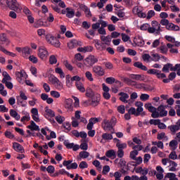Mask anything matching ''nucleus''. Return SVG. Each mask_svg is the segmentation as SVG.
<instances>
[{
	"mask_svg": "<svg viewBox=\"0 0 180 180\" xmlns=\"http://www.w3.org/2000/svg\"><path fill=\"white\" fill-rule=\"evenodd\" d=\"M134 66L136 67V68H139V70H142L143 71H147V74L150 75H157L159 70L157 69H150L148 70L146 65H143L141 62H135L134 63Z\"/></svg>",
	"mask_w": 180,
	"mask_h": 180,
	"instance_id": "obj_1",
	"label": "nucleus"
},
{
	"mask_svg": "<svg viewBox=\"0 0 180 180\" xmlns=\"http://www.w3.org/2000/svg\"><path fill=\"white\" fill-rule=\"evenodd\" d=\"M96 63H98V58L94 55H89L84 59V65L88 68H91V67H93L95 64H96Z\"/></svg>",
	"mask_w": 180,
	"mask_h": 180,
	"instance_id": "obj_2",
	"label": "nucleus"
},
{
	"mask_svg": "<svg viewBox=\"0 0 180 180\" xmlns=\"http://www.w3.org/2000/svg\"><path fill=\"white\" fill-rule=\"evenodd\" d=\"M152 27L149 28V33H155V34H161V32L162 30L161 29V24H160L157 21H152L151 22Z\"/></svg>",
	"mask_w": 180,
	"mask_h": 180,
	"instance_id": "obj_3",
	"label": "nucleus"
},
{
	"mask_svg": "<svg viewBox=\"0 0 180 180\" xmlns=\"http://www.w3.org/2000/svg\"><path fill=\"white\" fill-rule=\"evenodd\" d=\"M162 165H167V164H169L170 168L169 169V171L172 172H175V171H176V167H178V164L174 161L170 160L169 158H163L162 160Z\"/></svg>",
	"mask_w": 180,
	"mask_h": 180,
	"instance_id": "obj_4",
	"label": "nucleus"
},
{
	"mask_svg": "<svg viewBox=\"0 0 180 180\" xmlns=\"http://www.w3.org/2000/svg\"><path fill=\"white\" fill-rule=\"evenodd\" d=\"M8 8L11 11H14V12H16L17 13H19L20 11H22V6L19 3H18V1L16 0H11L8 2Z\"/></svg>",
	"mask_w": 180,
	"mask_h": 180,
	"instance_id": "obj_5",
	"label": "nucleus"
},
{
	"mask_svg": "<svg viewBox=\"0 0 180 180\" xmlns=\"http://www.w3.org/2000/svg\"><path fill=\"white\" fill-rule=\"evenodd\" d=\"M46 39L50 44H52V46H54V47H60V43L57 37L48 34L46 37Z\"/></svg>",
	"mask_w": 180,
	"mask_h": 180,
	"instance_id": "obj_6",
	"label": "nucleus"
},
{
	"mask_svg": "<svg viewBox=\"0 0 180 180\" xmlns=\"http://www.w3.org/2000/svg\"><path fill=\"white\" fill-rule=\"evenodd\" d=\"M38 57H39L41 60H47V57H49V51H47V48L40 46L38 51Z\"/></svg>",
	"mask_w": 180,
	"mask_h": 180,
	"instance_id": "obj_7",
	"label": "nucleus"
},
{
	"mask_svg": "<svg viewBox=\"0 0 180 180\" xmlns=\"http://www.w3.org/2000/svg\"><path fill=\"white\" fill-rule=\"evenodd\" d=\"M63 165L66 167L67 169H77L78 168V164L77 162H73L72 160H64Z\"/></svg>",
	"mask_w": 180,
	"mask_h": 180,
	"instance_id": "obj_8",
	"label": "nucleus"
},
{
	"mask_svg": "<svg viewBox=\"0 0 180 180\" xmlns=\"http://www.w3.org/2000/svg\"><path fill=\"white\" fill-rule=\"evenodd\" d=\"M102 119L101 118H96V117H91L89 120V123L86 126L87 130H92L94 129V125L96 124V123H98V122H101Z\"/></svg>",
	"mask_w": 180,
	"mask_h": 180,
	"instance_id": "obj_9",
	"label": "nucleus"
},
{
	"mask_svg": "<svg viewBox=\"0 0 180 180\" xmlns=\"http://www.w3.org/2000/svg\"><path fill=\"white\" fill-rule=\"evenodd\" d=\"M15 75L17 77V81H18L20 84H23V78L25 79L27 78V75H26V72H23V70H21L20 72H16Z\"/></svg>",
	"mask_w": 180,
	"mask_h": 180,
	"instance_id": "obj_10",
	"label": "nucleus"
},
{
	"mask_svg": "<svg viewBox=\"0 0 180 180\" xmlns=\"http://www.w3.org/2000/svg\"><path fill=\"white\" fill-rule=\"evenodd\" d=\"M91 106H98L99 105V103L101 102V94H96L94 96L91 97Z\"/></svg>",
	"mask_w": 180,
	"mask_h": 180,
	"instance_id": "obj_11",
	"label": "nucleus"
},
{
	"mask_svg": "<svg viewBox=\"0 0 180 180\" xmlns=\"http://www.w3.org/2000/svg\"><path fill=\"white\" fill-rule=\"evenodd\" d=\"M93 72L96 74V75H98V77H103V75H105V70H103L101 66L99 65H95L93 68Z\"/></svg>",
	"mask_w": 180,
	"mask_h": 180,
	"instance_id": "obj_12",
	"label": "nucleus"
},
{
	"mask_svg": "<svg viewBox=\"0 0 180 180\" xmlns=\"http://www.w3.org/2000/svg\"><path fill=\"white\" fill-rule=\"evenodd\" d=\"M77 51L79 53H91L94 51V46H86L83 47H79Z\"/></svg>",
	"mask_w": 180,
	"mask_h": 180,
	"instance_id": "obj_13",
	"label": "nucleus"
},
{
	"mask_svg": "<svg viewBox=\"0 0 180 180\" xmlns=\"http://www.w3.org/2000/svg\"><path fill=\"white\" fill-rule=\"evenodd\" d=\"M13 148L15 151H17V153H21L22 154L25 153V148H23V146L19 143L14 142L13 143Z\"/></svg>",
	"mask_w": 180,
	"mask_h": 180,
	"instance_id": "obj_14",
	"label": "nucleus"
},
{
	"mask_svg": "<svg viewBox=\"0 0 180 180\" xmlns=\"http://www.w3.org/2000/svg\"><path fill=\"white\" fill-rule=\"evenodd\" d=\"M118 95L120 96V101H121V102H123V103H129V101L127 99H129V96L127 93L120 92Z\"/></svg>",
	"mask_w": 180,
	"mask_h": 180,
	"instance_id": "obj_15",
	"label": "nucleus"
},
{
	"mask_svg": "<svg viewBox=\"0 0 180 180\" xmlns=\"http://www.w3.org/2000/svg\"><path fill=\"white\" fill-rule=\"evenodd\" d=\"M134 43L139 47H143V46H144V39H143V37L139 35L134 38Z\"/></svg>",
	"mask_w": 180,
	"mask_h": 180,
	"instance_id": "obj_16",
	"label": "nucleus"
},
{
	"mask_svg": "<svg viewBox=\"0 0 180 180\" xmlns=\"http://www.w3.org/2000/svg\"><path fill=\"white\" fill-rule=\"evenodd\" d=\"M78 46H81V41H77V39H73L70 42L68 43V47L72 50V49H75V47H78Z\"/></svg>",
	"mask_w": 180,
	"mask_h": 180,
	"instance_id": "obj_17",
	"label": "nucleus"
},
{
	"mask_svg": "<svg viewBox=\"0 0 180 180\" xmlns=\"http://www.w3.org/2000/svg\"><path fill=\"white\" fill-rule=\"evenodd\" d=\"M65 108L68 109V112H72V99L68 98L65 101Z\"/></svg>",
	"mask_w": 180,
	"mask_h": 180,
	"instance_id": "obj_18",
	"label": "nucleus"
},
{
	"mask_svg": "<svg viewBox=\"0 0 180 180\" xmlns=\"http://www.w3.org/2000/svg\"><path fill=\"white\" fill-rule=\"evenodd\" d=\"M27 129H30L32 131H40V128L34 121L30 122V124L27 127Z\"/></svg>",
	"mask_w": 180,
	"mask_h": 180,
	"instance_id": "obj_19",
	"label": "nucleus"
},
{
	"mask_svg": "<svg viewBox=\"0 0 180 180\" xmlns=\"http://www.w3.org/2000/svg\"><path fill=\"white\" fill-rule=\"evenodd\" d=\"M45 117H56V112H54V110L49 108V107L45 108Z\"/></svg>",
	"mask_w": 180,
	"mask_h": 180,
	"instance_id": "obj_20",
	"label": "nucleus"
},
{
	"mask_svg": "<svg viewBox=\"0 0 180 180\" xmlns=\"http://www.w3.org/2000/svg\"><path fill=\"white\" fill-rule=\"evenodd\" d=\"M105 157H108V158H111V160H115V158L117 157L116 151H115L113 149L108 150L105 153Z\"/></svg>",
	"mask_w": 180,
	"mask_h": 180,
	"instance_id": "obj_21",
	"label": "nucleus"
},
{
	"mask_svg": "<svg viewBox=\"0 0 180 180\" xmlns=\"http://www.w3.org/2000/svg\"><path fill=\"white\" fill-rule=\"evenodd\" d=\"M158 112H159V116L160 117H164L168 115V112L165 110L164 106L162 105H160L158 108Z\"/></svg>",
	"mask_w": 180,
	"mask_h": 180,
	"instance_id": "obj_22",
	"label": "nucleus"
},
{
	"mask_svg": "<svg viewBox=\"0 0 180 180\" xmlns=\"http://www.w3.org/2000/svg\"><path fill=\"white\" fill-rule=\"evenodd\" d=\"M145 109H147L148 112L150 113H153V112H155L157 110V108L154 106H153V104L151 103H145L144 105Z\"/></svg>",
	"mask_w": 180,
	"mask_h": 180,
	"instance_id": "obj_23",
	"label": "nucleus"
},
{
	"mask_svg": "<svg viewBox=\"0 0 180 180\" xmlns=\"http://www.w3.org/2000/svg\"><path fill=\"white\" fill-rule=\"evenodd\" d=\"M103 129L104 130H110V129H112V122L108 120H103Z\"/></svg>",
	"mask_w": 180,
	"mask_h": 180,
	"instance_id": "obj_24",
	"label": "nucleus"
},
{
	"mask_svg": "<svg viewBox=\"0 0 180 180\" xmlns=\"http://www.w3.org/2000/svg\"><path fill=\"white\" fill-rule=\"evenodd\" d=\"M10 116L15 119V120H20V115L13 109L10 110Z\"/></svg>",
	"mask_w": 180,
	"mask_h": 180,
	"instance_id": "obj_25",
	"label": "nucleus"
},
{
	"mask_svg": "<svg viewBox=\"0 0 180 180\" xmlns=\"http://www.w3.org/2000/svg\"><path fill=\"white\" fill-rule=\"evenodd\" d=\"M0 51H2V53H4V54H6V56H10V57H16V53H13L6 50L2 46H0Z\"/></svg>",
	"mask_w": 180,
	"mask_h": 180,
	"instance_id": "obj_26",
	"label": "nucleus"
},
{
	"mask_svg": "<svg viewBox=\"0 0 180 180\" xmlns=\"http://www.w3.org/2000/svg\"><path fill=\"white\" fill-rule=\"evenodd\" d=\"M0 40L2 42V44H6L7 46L9 44V43H11L5 34H0Z\"/></svg>",
	"mask_w": 180,
	"mask_h": 180,
	"instance_id": "obj_27",
	"label": "nucleus"
},
{
	"mask_svg": "<svg viewBox=\"0 0 180 180\" xmlns=\"http://www.w3.org/2000/svg\"><path fill=\"white\" fill-rule=\"evenodd\" d=\"M2 75L4 77L1 81L2 84H4L5 82H8V81H11L12 79L9 74H8V72H3Z\"/></svg>",
	"mask_w": 180,
	"mask_h": 180,
	"instance_id": "obj_28",
	"label": "nucleus"
},
{
	"mask_svg": "<svg viewBox=\"0 0 180 180\" xmlns=\"http://www.w3.org/2000/svg\"><path fill=\"white\" fill-rule=\"evenodd\" d=\"M122 81H124L125 84H127V85H131V86H134V85H136V81H133L128 77H122Z\"/></svg>",
	"mask_w": 180,
	"mask_h": 180,
	"instance_id": "obj_29",
	"label": "nucleus"
},
{
	"mask_svg": "<svg viewBox=\"0 0 180 180\" xmlns=\"http://www.w3.org/2000/svg\"><path fill=\"white\" fill-rule=\"evenodd\" d=\"M167 30H174L176 32H178L179 30V26L174 25V23H169V25L167 26Z\"/></svg>",
	"mask_w": 180,
	"mask_h": 180,
	"instance_id": "obj_30",
	"label": "nucleus"
},
{
	"mask_svg": "<svg viewBox=\"0 0 180 180\" xmlns=\"http://www.w3.org/2000/svg\"><path fill=\"white\" fill-rule=\"evenodd\" d=\"M134 160L135 162H131V165L137 167V165H140V164H141V162H143V158H141V156H139L137 158H135V159H134Z\"/></svg>",
	"mask_w": 180,
	"mask_h": 180,
	"instance_id": "obj_31",
	"label": "nucleus"
},
{
	"mask_svg": "<svg viewBox=\"0 0 180 180\" xmlns=\"http://www.w3.org/2000/svg\"><path fill=\"white\" fill-rule=\"evenodd\" d=\"M32 53V49H30V47L25 46L22 48V56L24 57H27V56H30Z\"/></svg>",
	"mask_w": 180,
	"mask_h": 180,
	"instance_id": "obj_32",
	"label": "nucleus"
},
{
	"mask_svg": "<svg viewBox=\"0 0 180 180\" xmlns=\"http://www.w3.org/2000/svg\"><path fill=\"white\" fill-rule=\"evenodd\" d=\"M53 86H55L56 89H58V91H61L62 89H64V85L58 79V81H56V82L53 84Z\"/></svg>",
	"mask_w": 180,
	"mask_h": 180,
	"instance_id": "obj_33",
	"label": "nucleus"
},
{
	"mask_svg": "<svg viewBox=\"0 0 180 180\" xmlns=\"http://www.w3.org/2000/svg\"><path fill=\"white\" fill-rule=\"evenodd\" d=\"M55 72L56 74H58L60 75V78H61L62 79L65 78V73H64L63 69H61L60 68H56L55 69Z\"/></svg>",
	"mask_w": 180,
	"mask_h": 180,
	"instance_id": "obj_34",
	"label": "nucleus"
},
{
	"mask_svg": "<svg viewBox=\"0 0 180 180\" xmlns=\"http://www.w3.org/2000/svg\"><path fill=\"white\" fill-rule=\"evenodd\" d=\"M102 140L101 142L103 141V140H113V136L111 134L105 133L102 134Z\"/></svg>",
	"mask_w": 180,
	"mask_h": 180,
	"instance_id": "obj_35",
	"label": "nucleus"
},
{
	"mask_svg": "<svg viewBox=\"0 0 180 180\" xmlns=\"http://www.w3.org/2000/svg\"><path fill=\"white\" fill-rule=\"evenodd\" d=\"M169 147H171L172 150H174L178 148V141L172 140L169 143Z\"/></svg>",
	"mask_w": 180,
	"mask_h": 180,
	"instance_id": "obj_36",
	"label": "nucleus"
},
{
	"mask_svg": "<svg viewBox=\"0 0 180 180\" xmlns=\"http://www.w3.org/2000/svg\"><path fill=\"white\" fill-rule=\"evenodd\" d=\"M101 40L105 43V44H109L110 41H112V39L110 38V36H101Z\"/></svg>",
	"mask_w": 180,
	"mask_h": 180,
	"instance_id": "obj_37",
	"label": "nucleus"
},
{
	"mask_svg": "<svg viewBox=\"0 0 180 180\" xmlns=\"http://www.w3.org/2000/svg\"><path fill=\"white\" fill-rule=\"evenodd\" d=\"M66 11H67V13H66L67 18H74L75 15V11H74V10L72 9L70 10V8H67Z\"/></svg>",
	"mask_w": 180,
	"mask_h": 180,
	"instance_id": "obj_38",
	"label": "nucleus"
},
{
	"mask_svg": "<svg viewBox=\"0 0 180 180\" xmlns=\"http://www.w3.org/2000/svg\"><path fill=\"white\" fill-rule=\"evenodd\" d=\"M76 86L80 92H85V87H84V84L80 82H76Z\"/></svg>",
	"mask_w": 180,
	"mask_h": 180,
	"instance_id": "obj_39",
	"label": "nucleus"
},
{
	"mask_svg": "<svg viewBox=\"0 0 180 180\" xmlns=\"http://www.w3.org/2000/svg\"><path fill=\"white\" fill-rule=\"evenodd\" d=\"M168 129H169V130H170V131H172V133H176V131H178V130H179V127L178 126V124L170 125L168 127Z\"/></svg>",
	"mask_w": 180,
	"mask_h": 180,
	"instance_id": "obj_40",
	"label": "nucleus"
},
{
	"mask_svg": "<svg viewBox=\"0 0 180 180\" xmlns=\"http://www.w3.org/2000/svg\"><path fill=\"white\" fill-rule=\"evenodd\" d=\"M144 109L143 107H139L136 108V116H146V112H143Z\"/></svg>",
	"mask_w": 180,
	"mask_h": 180,
	"instance_id": "obj_41",
	"label": "nucleus"
},
{
	"mask_svg": "<svg viewBox=\"0 0 180 180\" xmlns=\"http://www.w3.org/2000/svg\"><path fill=\"white\" fill-rule=\"evenodd\" d=\"M165 178H169V180H178L175 173H167L165 176Z\"/></svg>",
	"mask_w": 180,
	"mask_h": 180,
	"instance_id": "obj_42",
	"label": "nucleus"
},
{
	"mask_svg": "<svg viewBox=\"0 0 180 180\" xmlns=\"http://www.w3.org/2000/svg\"><path fill=\"white\" fill-rule=\"evenodd\" d=\"M49 63L53 65L54 64H57V56L54 55H51L49 57Z\"/></svg>",
	"mask_w": 180,
	"mask_h": 180,
	"instance_id": "obj_43",
	"label": "nucleus"
},
{
	"mask_svg": "<svg viewBox=\"0 0 180 180\" xmlns=\"http://www.w3.org/2000/svg\"><path fill=\"white\" fill-rule=\"evenodd\" d=\"M97 93H95L91 89H88L86 91V96H87V98H92Z\"/></svg>",
	"mask_w": 180,
	"mask_h": 180,
	"instance_id": "obj_44",
	"label": "nucleus"
},
{
	"mask_svg": "<svg viewBox=\"0 0 180 180\" xmlns=\"http://www.w3.org/2000/svg\"><path fill=\"white\" fill-rule=\"evenodd\" d=\"M139 155V151L137 150H134L130 152L129 157L131 160H136V157Z\"/></svg>",
	"mask_w": 180,
	"mask_h": 180,
	"instance_id": "obj_45",
	"label": "nucleus"
},
{
	"mask_svg": "<svg viewBox=\"0 0 180 180\" xmlns=\"http://www.w3.org/2000/svg\"><path fill=\"white\" fill-rule=\"evenodd\" d=\"M158 50H160L162 54H167V53L168 52V49L167 48V46H165V45L160 46L158 49Z\"/></svg>",
	"mask_w": 180,
	"mask_h": 180,
	"instance_id": "obj_46",
	"label": "nucleus"
},
{
	"mask_svg": "<svg viewBox=\"0 0 180 180\" xmlns=\"http://www.w3.org/2000/svg\"><path fill=\"white\" fill-rule=\"evenodd\" d=\"M116 147H117L118 150H123L127 148V144L126 143H121L120 141L117 143Z\"/></svg>",
	"mask_w": 180,
	"mask_h": 180,
	"instance_id": "obj_47",
	"label": "nucleus"
},
{
	"mask_svg": "<svg viewBox=\"0 0 180 180\" xmlns=\"http://www.w3.org/2000/svg\"><path fill=\"white\" fill-rule=\"evenodd\" d=\"M139 29L141 30H148V32H149V30L150 29V26L148 23H145V24H143L142 25H141L139 27Z\"/></svg>",
	"mask_w": 180,
	"mask_h": 180,
	"instance_id": "obj_48",
	"label": "nucleus"
},
{
	"mask_svg": "<svg viewBox=\"0 0 180 180\" xmlns=\"http://www.w3.org/2000/svg\"><path fill=\"white\" fill-rule=\"evenodd\" d=\"M85 77L88 79V81H90V82H92L94 81V77H92V73L89 71H86L85 72Z\"/></svg>",
	"mask_w": 180,
	"mask_h": 180,
	"instance_id": "obj_49",
	"label": "nucleus"
},
{
	"mask_svg": "<svg viewBox=\"0 0 180 180\" xmlns=\"http://www.w3.org/2000/svg\"><path fill=\"white\" fill-rule=\"evenodd\" d=\"M140 99L142 101V102H146V101H148V99H150V95L147 94H142L140 96Z\"/></svg>",
	"mask_w": 180,
	"mask_h": 180,
	"instance_id": "obj_50",
	"label": "nucleus"
},
{
	"mask_svg": "<svg viewBox=\"0 0 180 180\" xmlns=\"http://www.w3.org/2000/svg\"><path fill=\"white\" fill-rule=\"evenodd\" d=\"M172 67V64L171 63H167L164 65L163 68L162 69V71L163 72H169V68Z\"/></svg>",
	"mask_w": 180,
	"mask_h": 180,
	"instance_id": "obj_51",
	"label": "nucleus"
},
{
	"mask_svg": "<svg viewBox=\"0 0 180 180\" xmlns=\"http://www.w3.org/2000/svg\"><path fill=\"white\" fill-rule=\"evenodd\" d=\"M55 119L59 124H63V122L65 120V118L61 115L56 116Z\"/></svg>",
	"mask_w": 180,
	"mask_h": 180,
	"instance_id": "obj_52",
	"label": "nucleus"
},
{
	"mask_svg": "<svg viewBox=\"0 0 180 180\" xmlns=\"http://www.w3.org/2000/svg\"><path fill=\"white\" fill-rule=\"evenodd\" d=\"M156 77L158 79H162L163 78H167V75L165 73L161 72L160 70H158L156 74Z\"/></svg>",
	"mask_w": 180,
	"mask_h": 180,
	"instance_id": "obj_53",
	"label": "nucleus"
},
{
	"mask_svg": "<svg viewBox=\"0 0 180 180\" xmlns=\"http://www.w3.org/2000/svg\"><path fill=\"white\" fill-rule=\"evenodd\" d=\"M178 158V155H176V152L172 151L169 155V160H176Z\"/></svg>",
	"mask_w": 180,
	"mask_h": 180,
	"instance_id": "obj_54",
	"label": "nucleus"
},
{
	"mask_svg": "<svg viewBox=\"0 0 180 180\" xmlns=\"http://www.w3.org/2000/svg\"><path fill=\"white\" fill-rule=\"evenodd\" d=\"M116 82V79L115 77H107L105 79L106 84H109L110 85H112V84H115Z\"/></svg>",
	"mask_w": 180,
	"mask_h": 180,
	"instance_id": "obj_55",
	"label": "nucleus"
},
{
	"mask_svg": "<svg viewBox=\"0 0 180 180\" xmlns=\"http://www.w3.org/2000/svg\"><path fill=\"white\" fill-rule=\"evenodd\" d=\"M80 158H88L89 153L86 151H82L79 153Z\"/></svg>",
	"mask_w": 180,
	"mask_h": 180,
	"instance_id": "obj_56",
	"label": "nucleus"
},
{
	"mask_svg": "<svg viewBox=\"0 0 180 180\" xmlns=\"http://www.w3.org/2000/svg\"><path fill=\"white\" fill-rule=\"evenodd\" d=\"M64 65L68 70H69V71H72V70H74V68L71 64H70V63H68V60L64 61Z\"/></svg>",
	"mask_w": 180,
	"mask_h": 180,
	"instance_id": "obj_57",
	"label": "nucleus"
},
{
	"mask_svg": "<svg viewBox=\"0 0 180 180\" xmlns=\"http://www.w3.org/2000/svg\"><path fill=\"white\" fill-rule=\"evenodd\" d=\"M142 11H141V8H140V7H139V6H135V7H134L133 8V9H132V12H133V13H134V15H139L141 12Z\"/></svg>",
	"mask_w": 180,
	"mask_h": 180,
	"instance_id": "obj_58",
	"label": "nucleus"
},
{
	"mask_svg": "<svg viewBox=\"0 0 180 180\" xmlns=\"http://www.w3.org/2000/svg\"><path fill=\"white\" fill-rule=\"evenodd\" d=\"M109 171H110V167H109V165H105L103 167V175H106L109 172Z\"/></svg>",
	"mask_w": 180,
	"mask_h": 180,
	"instance_id": "obj_59",
	"label": "nucleus"
},
{
	"mask_svg": "<svg viewBox=\"0 0 180 180\" xmlns=\"http://www.w3.org/2000/svg\"><path fill=\"white\" fill-rule=\"evenodd\" d=\"M16 99H17V103L18 105H20V106H22V108H25V106H26V103H25L23 102V101H22V99L20 98V97L19 96H17L16 97Z\"/></svg>",
	"mask_w": 180,
	"mask_h": 180,
	"instance_id": "obj_60",
	"label": "nucleus"
},
{
	"mask_svg": "<svg viewBox=\"0 0 180 180\" xmlns=\"http://www.w3.org/2000/svg\"><path fill=\"white\" fill-rule=\"evenodd\" d=\"M79 167L81 169H84V168H88V163L85 161H82L79 165Z\"/></svg>",
	"mask_w": 180,
	"mask_h": 180,
	"instance_id": "obj_61",
	"label": "nucleus"
},
{
	"mask_svg": "<svg viewBox=\"0 0 180 180\" xmlns=\"http://www.w3.org/2000/svg\"><path fill=\"white\" fill-rule=\"evenodd\" d=\"M63 144L67 148H72V147H74V143H70L68 142V141H65L63 142Z\"/></svg>",
	"mask_w": 180,
	"mask_h": 180,
	"instance_id": "obj_62",
	"label": "nucleus"
},
{
	"mask_svg": "<svg viewBox=\"0 0 180 180\" xmlns=\"http://www.w3.org/2000/svg\"><path fill=\"white\" fill-rule=\"evenodd\" d=\"M51 95L53 96V98H58L60 96V93L56 91H51Z\"/></svg>",
	"mask_w": 180,
	"mask_h": 180,
	"instance_id": "obj_63",
	"label": "nucleus"
},
{
	"mask_svg": "<svg viewBox=\"0 0 180 180\" xmlns=\"http://www.w3.org/2000/svg\"><path fill=\"white\" fill-rule=\"evenodd\" d=\"M113 176L115 177V180H120V178H122V173L115 172L113 174Z\"/></svg>",
	"mask_w": 180,
	"mask_h": 180,
	"instance_id": "obj_64",
	"label": "nucleus"
}]
</instances>
